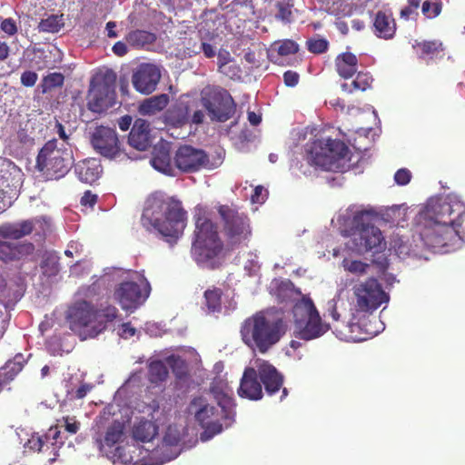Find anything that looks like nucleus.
<instances>
[{
  "label": "nucleus",
  "instance_id": "nucleus-20",
  "mask_svg": "<svg viewBox=\"0 0 465 465\" xmlns=\"http://www.w3.org/2000/svg\"><path fill=\"white\" fill-rule=\"evenodd\" d=\"M255 369L259 375L261 383L264 386L265 392L272 396L282 389L280 400L282 401L288 395L286 388H282L283 375L270 362L266 361H257Z\"/></svg>",
  "mask_w": 465,
  "mask_h": 465
},
{
  "label": "nucleus",
  "instance_id": "nucleus-61",
  "mask_svg": "<svg viewBox=\"0 0 465 465\" xmlns=\"http://www.w3.org/2000/svg\"><path fill=\"white\" fill-rule=\"evenodd\" d=\"M135 328H134L130 322H124L121 326V337L127 339L133 337L135 334Z\"/></svg>",
  "mask_w": 465,
  "mask_h": 465
},
{
  "label": "nucleus",
  "instance_id": "nucleus-3",
  "mask_svg": "<svg viewBox=\"0 0 465 465\" xmlns=\"http://www.w3.org/2000/svg\"><path fill=\"white\" fill-rule=\"evenodd\" d=\"M194 231L191 253L198 264L214 268L216 259L224 250L217 224L203 208H196L193 214Z\"/></svg>",
  "mask_w": 465,
  "mask_h": 465
},
{
  "label": "nucleus",
  "instance_id": "nucleus-54",
  "mask_svg": "<svg viewBox=\"0 0 465 465\" xmlns=\"http://www.w3.org/2000/svg\"><path fill=\"white\" fill-rule=\"evenodd\" d=\"M3 236L11 239H20L22 238V234L19 232L16 223L6 224L1 227L0 229Z\"/></svg>",
  "mask_w": 465,
  "mask_h": 465
},
{
  "label": "nucleus",
  "instance_id": "nucleus-19",
  "mask_svg": "<svg viewBox=\"0 0 465 465\" xmlns=\"http://www.w3.org/2000/svg\"><path fill=\"white\" fill-rule=\"evenodd\" d=\"M460 203L457 200H437L430 203L428 216L432 221V223L427 226L421 232V238L429 248L430 241L427 235L434 232L438 225H450V218L455 214L456 205L460 204Z\"/></svg>",
  "mask_w": 465,
  "mask_h": 465
},
{
  "label": "nucleus",
  "instance_id": "nucleus-49",
  "mask_svg": "<svg viewBox=\"0 0 465 465\" xmlns=\"http://www.w3.org/2000/svg\"><path fill=\"white\" fill-rule=\"evenodd\" d=\"M421 12L429 19L435 18L441 12V4L425 1L421 5Z\"/></svg>",
  "mask_w": 465,
  "mask_h": 465
},
{
  "label": "nucleus",
  "instance_id": "nucleus-57",
  "mask_svg": "<svg viewBox=\"0 0 465 465\" xmlns=\"http://www.w3.org/2000/svg\"><path fill=\"white\" fill-rule=\"evenodd\" d=\"M300 75L297 72L288 70L283 74V82L288 87H294L298 84Z\"/></svg>",
  "mask_w": 465,
  "mask_h": 465
},
{
  "label": "nucleus",
  "instance_id": "nucleus-28",
  "mask_svg": "<svg viewBox=\"0 0 465 465\" xmlns=\"http://www.w3.org/2000/svg\"><path fill=\"white\" fill-rule=\"evenodd\" d=\"M169 95L161 94L143 100L139 105L142 115H153L163 111L169 104Z\"/></svg>",
  "mask_w": 465,
  "mask_h": 465
},
{
  "label": "nucleus",
  "instance_id": "nucleus-29",
  "mask_svg": "<svg viewBox=\"0 0 465 465\" xmlns=\"http://www.w3.org/2000/svg\"><path fill=\"white\" fill-rule=\"evenodd\" d=\"M132 433L135 440L149 442L156 436L157 427L150 420H142L134 424Z\"/></svg>",
  "mask_w": 465,
  "mask_h": 465
},
{
  "label": "nucleus",
  "instance_id": "nucleus-25",
  "mask_svg": "<svg viewBox=\"0 0 465 465\" xmlns=\"http://www.w3.org/2000/svg\"><path fill=\"white\" fill-rule=\"evenodd\" d=\"M163 123L172 127H182L189 123V106L183 102L171 105L163 115Z\"/></svg>",
  "mask_w": 465,
  "mask_h": 465
},
{
  "label": "nucleus",
  "instance_id": "nucleus-38",
  "mask_svg": "<svg viewBox=\"0 0 465 465\" xmlns=\"http://www.w3.org/2000/svg\"><path fill=\"white\" fill-rule=\"evenodd\" d=\"M64 25L63 15H51L42 19L38 25V30L45 33H58Z\"/></svg>",
  "mask_w": 465,
  "mask_h": 465
},
{
  "label": "nucleus",
  "instance_id": "nucleus-31",
  "mask_svg": "<svg viewBox=\"0 0 465 465\" xmlns=\"http://www.w3.org/2000/svg\"><path fill=\"white\" fill-rule=\"evenodd\" d=\"M230 13L239 21L246 22L254 15V6L250 0H234L231 4Z\"/></svg>",
  "mask_w": 465,
  "mask_h": 465
},
{
  "label": "nucleus",
  "instance_id": "nucleus-45",
  "mask_svg": "<svg viewBox=\"0 0 465 465\" xmlns=\"http://www.w3.org/2000/svg\"><path fill=\"white\" fill-rule=\"evenodd\" d=\"M342 265L344 269L351 273L355 274H363L366 272L367 268L369 265L361 261H356V260H347L344 259L342 261Z\"/></svg>",
  "mask_w": 465,
  "mask_h": 465
},
{
  "label": "nucleus",
  "instance_id": "nucleus-13",
  "mask_svg": "<svg viewBox=\"0 0 465 465\" xmlns=\"http://www.w3.org/2000/svg\"><path fill=\"white\" fill-rule=\"evenodd\" d=\"M335 69L337 74L343 79L351 78L356 73V77L351 83H343L341 90L348 94L354 92H365L371 88L373 82L372 75L367 71L358 72L359 60L351 52H344L335 58Z\"/></svg>",
  "mask_w": 465,
  "mask_h": 465
},
{
  "label": "nucleus",
  "instance_id": "nucleus-12",
  "mask_svg": "<svg viewBox=\"0 0 465 465\" xmlns=\"http://www.w3.org/2000/svg\"><path fill=\"white\" fill-rule=\"evenodd\" d=\"M222 163L220 154L211 159L203 149L189 144L180 145L173 154V164L184 173H193L203 169L213 170Z\"/></svg>",
  "mask_w": 465,
  "mask_h": 465
},
{
  "label": "nucleus",
  "instance_id": "nucleus-1",
  "mask_svg": "<svg viewBox=\"0 0 465 465\" xmlns=\"http://www.w3.org/2000/svg\"><path fill=\"white\" fill-rule=\"evenodd\" d=\"M141 223L147 231L155 230L168 242H174L186 227L187 212L176 197L154 192L146 199Z\"/></svg>",
  "mask_w": 465,
  "mask_h": 465
},
{
  "label": "nucleus",
  "instance_id": "nucleus-2",
  "mask_svg": "<svg viewBox=\"0 0 465 465\" xmlns=\"http://www.w3.org/2000/svg\"><path fill=\"white\" fill-rule=\"evenodd\" d=\"M118 317V309L111 304L95 307L85 300L75 302L67 311L66 321L72 331L81 340L95 338L104 331L109 322Z\"/></svg>",
  "mask_w": 465,
  "mask_h": 465
},
{
  "label": "nucleus",
  "instance_id": "nucleus-39",
  "mask_svg": "<svg viewBox=\"0 0 465 465\" xmlns=\"http://www.w3.org/2000/svg\"><path fill=\"white\" fill-rule=\"evenodd\" d=\"M64 83V76L61 73H51L44 76L39 88L42 94H46L54 88L62 87Z\"/></svg>",
  "mask_w": 465,
  "mask_h": 465
},
{
  "label": "nucleus",
  "instance_id": "nucleus-16",
  "mask_svg": "<svg viewBox=\"0 0 465 465\" xmlns=\"http://www.w3.org/2000/svg\"><path fill=\"white\" fill-rule=\"evenodd\" d=\"M353 293L356 297V310L361 312H371L389 301V296L374 278L356 284L353 287Z\"/></svg>",
  "mask_w": 465,
  "mask_h": 465
},
{
  "label": "nucleus",
  "instance_id": "nucleus-41",
  "mask_svg": "<svg viewBox=\"0 0 465 465\" xmlns=\"http://www.w3.org/2000/svg\"><path fill=\"white\" fill-rule=\"evenodd\" d=\"M48 442V436L46 435H40L39 433H34L31 435V437L27 440L25 443V448L34 450V451H44V448L46 447L47 449L49 446L47 445Z\"/></svg>",
  "mask_w": 465,
  "mask_h": 465
},
{
  "label": "nucleus",
  "instance_id": "nucleus-5",
  "mask_svg": "<svg viewBox=\"0 0 465 465\" xmlns=\"http://www.w3.org/2000/svg\"><path fill=\"white\" fill-rule=\"evenodd\" d=\"M373 214L372 211H359L352 217L347 247L356 254L379 252L386 247L381 231L372 223Z\"/></svg>",
  "mask_w": 465,
  "mask_h": 465
},
{
  "label": "nucleus",
  "instance_id": "nucleus-40",
  "mask_svg": "<svg viewBox=\"0 0 465 465\" xmlns=\"http://www.w3.org/2000/svg\"><path fill=\"white\" fill-rule=\"evenodd\" d=\"M124 436V425L119 421H114L107 428L104 436V443L108 447L114 446L119 442Z\"/></svg>",
  "mask_w": 465,
  "mask_h": 465
},
{
  "label": "nucleus",
  "instance_id": "nucleus-27",
  "mask_svg": "<svg viewBox=\"0 0 465 465\" xmlns=\"http://www.w3.org/2000/svg\"><path fill=\"white\" fill-rule=\"evenodd\" d=\"M374 32L380 38L391 39L396 33V23L391 15L378 11L374 18Z\"/></svg>",
  "mask_w": 465,
  "mask_h": 465
},
{
  "label": "nucleus",
  "instance_id": "nucleus-62",
  "mask_svg": "<svg viewBox=\"0 0 465 465\" xmlns=\"http://www.w3.org/2000/svg\"><path fill=\"white\" fill-rule=\"evenodd\" d=\"M263 192L264 188L262 185H257L251 196V201L254 203H262L264 201Z\"/></svg>",
  "mask_w": 465,
  "mask_h": 465
},
{
  "label": "nucleus",
  "instance_id": "nucleus-55",
  "mask_svg": "<svg viewBox=\"0 0 465 465\" xmlns=\"http://www.w3.org/2000/svg\"><path fill=\"white\" fill-rule=\"evenodd\" d=\"M63 420L64 422V429L70 434H75L80 429V422L75 419V417H64Z\"/></svg>",
  "mask_w": 465,
  "mask_h": 465
},
{
  "label": "nucleus",
  "instance_id": "nucleus-17",
  "mask_svg": "<svg viewBox=\"0 0 465 465\" xmlns=\"http://www.w3.org/2000/svg\"><path fill=\"white\" fill-rule=\"evenodd\" d=\"M150 292L151 286L147 281L143 286L133 281H125L115 287L114 298L124 311L134 312L145 302Z\"/></svg>",
  "mask_w": 465,
  "mask_h": 465
},
{
  "label": "nucleus",
  "instance_id": "nucleus-9",
  "mask_svg": "<svg viewBox=\"0 0 465 465\" xmlns=\"http://www.w3.org/2000/svg\"><path fill=\"white\" fill-rule=\"evenodd\" d=\"M73 153L65 147H58L56 139L47 141L36 157V168L47 180H58L71 169Z\"/></svg>",
  "mask_w": 465,
  "mask_h": 465
},
{
  "label": "nucleus",
  "instance_id": "nucleus-52",
  "mask_svg": "<svg viewBox=\"0 0 465 465\" xmlns=\"http://www.w3.org/2000/svg\"><path fill=\"white\" fill-rule=\"evenodd\" d=\"M411 179V173L407 168L399 169L394 174V181L398 185H406Z\"/></svg>",
  "mask_w": 465,
  "mask_h": 465
},
{
  "label": "nucleus",
  "instance_id": "nucleus-30",
  "mask_svg": "<svg viewBox=\"0 0 465 465\" xmlns=\"http://www.w3.org/2000/svg\"><path fill=\"white\" fill-rule=\"evenodd\" d=\"M169 371L166 365L160 360L148 364V381L154 386H160L166 381Z\"/></svg>",
  "mask_w": 465,
  "mask_h": 465
},
{
  "label": "nucleus",
  "instance_id": "nucleus-26",
  "mask_svg": "<svg viewBox=\"0 0 465 465\" xmlns=\"http://www.w3.org/2000/svg\"><path fill=\"white\" fill-rule=\"evenodd\" d=\"M299 51L298 44L291 39H284L276 41L272 45L271 50L268 54V58L271 62L276 64H282V57L290 54H295Z\"/></svg>",
  "mask_w": 465,
  "mask_h": 465
},
{
  "label": "nucleus",
  "instance_id": "nucleus-32",
  "mask_svg": "<svg viewBox=\"0 0 465 465\" xmlns=\"http://www.w3.org/2000/svg\"><path fill=\"white\" fill-rule=\"evenodd\" d=\"M152 165L159 172L173 175L175 165L173 164V156L169 152L159 150L155 153L152 159Z\"/></svg>",
  "mask_w": 465,
  "mask_h": 465
},
{
  "label": "nucleus",
  "instance_id": "nucleus-4",
  "mask_svg": "<svg viewBox=\"0 0 465 465\" xmlns=\"http://www.w3.org/2000/svg\"><path fill=\"white\" fill-rule=\"evenodd\" d=\"M285 331L283 320L271 316L265 312H258L245 319L240 329L244 344L260 353H266L278 343Z\"/></svg>",
  "mask_w": 465,
  "mask_h": 465
},
{
  "label": "nucleus",
  "instance_id": "nucleus-64",
  "mask_svg": "<svg viewBox=\"0 0 465 465\" xmlns=\"http://www.w3.org/2000/svg\"><path fill=\"white\" fill-rule=\"evenodd\" d=\"M231 61V54L228 51H221L218 53V67L222 71V68Z\"/></svg>",
  "mask_w": 465,
  "mask_h": 465
},
{
  "label": "nucleus",
  "instance_id": "nucleus-56",
  "mask_svg": "<svg viewBox=\"0 0 465 465\" xmlns=\"http://www.w3.org/2000/svg\"><path fill=\"white\" fill-rule=\"evenodd\" d=\"M38 75L34 71H25L21 74V84L25 87H32L37 82Z\"/></svg>",
  "mask_w": 465,
  "mask_h": 465
},
{
  "label": "nucleus",
  "instance_id": "nucleus-11",
  "mask_svg": "<svg viewBox=\"0 0 465 465\" xmlns=\"http://www.w3.org/2000/svg\"><path fill=\"white\" fill-rule=\"evenodd\" d=\"M456 206L455 214L450 218V225H438L434 232L427 235L430 248L452 247L465 242V204L460 202Z\"/></svg>",
  "mask_w": 465,
  "mask_h": 465
},
{
  "label": "nucleus",
  "instance_id": "nucleus-50",
  "mask_svg": "<svg viewBox=\"0 0 465 465\" xmlns=\"http://www.w3.org/2000/svg\"><path fill=\"white\" fill-rule=\"evenodd\" d=\"M276 6L278 8L276 18L282 20L284 23H290L292 20V5L289 4L278 2Z\"/></svg>",
  "mask_w": 465,
  "mask_h": 465
},
{
  "label": "nucleus",
  "instance_id": "nucleus-33",
  "mask_svg": "<svg viewBox=\"0 0 465 465\" xmlns=\"http://www.w3.org/2000/svg\"><path fill=\"white\" fill-rule=\"evenodd\" d=\"M24 359L21 354L16 355L12 361H8L0 370V379L7 385L22 371Z\"/></svg>",
  "mask_w": 465,
  "mask_h": 465
},
{
  "label": "nucleus",
  "instance_id": "nucleus-22",
  "mask_svg": "<svg viewBox=\"0 0 465 465\" xmlns=\"http://www.w3.org/2000/svg\"><path fill=\"white\" fill-rule=\"evenodd\" d=\"M238 394L240 397L251 401H258L262 398V386L257 371L254 368L248 367L244 370L238 389Z\"/></svg>",
  "mask_w": 465,
  "mask_h": 465
},
{
  "label": "nucleus",
  "instance_id": "nucleus-23",
  "mask_svg": "<svg viewBox=\"0 0 465 465\" xmlns=\"http://www.w3.org/2000/svg\"><path fill=\"white\" fill-rule=\"evenodd\" d=\"M128 143L138 151L147 150L152 143L150 123L147 120L137 118L128 135Z\"/></svg>",
  "mask_w": 465,
  "mask_h": 465
},
{
  "label": "nucleus",
  "instance_id": "nucleus-59",
  "mask_svg": "<svg viewBox=\"0 0 465 465\" xmlns=\"http://www.w3.org/2000/svg\"><path fill=\"white\" fill-rule=\"evenodd\" d=\"M97 202V195L91 191H86L81 198V204L93 207Z\"/></svg>",
  "mask_w": 465,
  "mask_h": 465
},
{
  "label": "nucleus",
  "instance_id": "nucleus-37",
  "mask_svg": "<svg viewBox=\"0 0 465 465\" xmlns=\"http://www.w3.org/2000/svg\"><path fill=\"white\" fill-rule=\"evenodd\" d=\"M138 447L135 444H125L115 449L114 456L124 464L136 463L139 454H136Z\"/></svg>",
  "mask_w": 465,
  "mask_h": 465
},
{
  "label": "nucleus",
  "instance_id": "nucleus-60",
  "mask_svg": "<svg viewBox=\"0 0 465 465\" xmlns=\"http://www.w3.org/2000/svg\"><path fill=\"white\" fill-rule=\"evenodd\" d=\"M16 226L19 232L22 234V237L30 234L34 229V225L31 221H23L21 223H17Z\"/></svg>",
  "mask_w": 465,
  "mask_h": 465
},
{
  "label": "nucleus",
  "instance_id": "nucleus-34",
  "mask_svg": "<svg viewBox=\"0 0 465 465\" xmlns=\"http://www.w3.org/2000/svg\"><path fill=\"white\" fill-rule=\"evenodd\" d=\"M126 42L134 47H143L155 42L156 35L145 30H133L125 37Z\"/></svg>",
  "mask_w": 465,
  "mask_h": 465
},
{
  "label": "nucleus",
  "instance_id": "nucleus-47",
  "mask_svg": "<svg viewBox=\"0 0 465 465\" xmlns=\"http://www.w3.org/2000/svg\"><path fill=\"white\" fill-rule=\"evenodd\" d=\"M34 251H35V246L31 242L19 243V244L14 243L13 261L14 260H21L24 257L32 254L34 252Z\"/></svg>",
  "mask_w": 465,
  "mask_h": 465
},
{
  "label": "nucleus",
  "instance_id": "nucleus-42",
  "mask_svg": "<svg viewBox=\"0 0 465 465\" xmlns=\"http://www.w3.org/2000/svg\"><path fill=\"white\" fill-rule=\"evenodd\" d=\"M306 46L309 52L321 54L328 50L329 42L325 38L312 37L306 41Z\"/></svg>",
  "mask_w": 465,
  "mask_h": 465
},
{
  "label": "nucleus",
  "instance_id": "nucleus-51",
  "mask_svg": "<svg viewBox=\"0 0 465 465\" xmlns=\"http://www.w3.org/2000/svg\"><path fill=\"white\" fill-rule=\"evenodd\" d=\"M14 243L0 241V261H13Z\"/></svg>",
  "mask_w": 465,
  "mask_h": 465
},
{
  "label": "nucleus",
  "instance_id": "nucleus-8",
  "mask_svg": "<svg viewBox=\"0 0 465 465\" xmlns=\"http://www.w3.org/2000/svg\"><path fill=\"white\" fill-rule=\"evenodd\" d=\"M308 147L307 162L324 171H340L349 153L348 146L339 139H316Z\"/></svg>",
  "mask_w": 465,
  "mask_h": 465
},
{
  "label": "nucleus",
  "instance_id": "nucleus-44",
  "mask_svg": "<svg viewBox=\"0 0 465 465\" xmlns=\"http://www.w3.org/2000/svg\"><path fill=\"white\" fill-rule=\"evenodd\" d=\"M422 55H433L442 51V43L437 40L423 41L418 44Z\"/></svg>",
  "mask_w": 465,
  "mask_h": 465
},
{
  "label": "nucleus",
  "instance_id": "nucleus-15",
  "mask_svg": "<svg viewBox=\"0 0 465 465\" xmlns=\"http://www.w3.org/2000/svg\"><path fill=\"white\" fill-rule=\"evenodd\" d=\"M201 102L213 122H226L235 113V103L228 91L208 87L202 93Z\"/></svg>",
  "mask_w": 465,
  "mask_h": 465
},
{
  "label": "nucleus",
  "instance_id": "nucleus-63",
  "mask_svg": "<svg viewBox=\"0 0 465 465\" xmlns=\"http://www.w3.org/2000/svg\"><path fill=\"white\" fill-rule=\"evenodd\" d=\"M200 49L207 58H213L216 54L215 47L211 44L203 42L201 44Z\"/></svg>",
  "mask_w": 465,
  "mask_h": 465
},
{
  "label": "nucleus",
  "instance_id": "nucleus-58",
  "mask_svg": "<svg viewBox=\"0 0 465 465\" xmlns=\"http://www.w3.org/2000/svg\"><path fill=\"white\" fill-rule=\"evenodd\" d=\"M1 29L9 35H14L17 32L16 24L12 18L3 20Z\"/></svg>",
  "mask_w": 465,
  "mask_h": 465
},
{
  "label": "nucleus",
  "instance_id": "nucleus-48",
  "mask_svg": "<svg viewBox=\"0 0 465 465\" xmlns=\"http://www.w3.org/2000/svg\"><path fill=\"white\" fill-rule=\"evenodd\" d=\"M421 0H407L408 5L401 10L400 16L404 20H409L418 16V8Z\"/></svg>",
  "mask_w": 465,
  "mask_h": 465
},
{
  "label": "nucleus",
  "instance_id": "nucleus-35",
  "mask_svg": "<svg viewBox=\"0 0 465 465\" xmlns=\"http://www.w3.org/2000/svg\"><path fill=\"white\" fill-rule=\"evenodd\" d=\"M223 291L218 287H213L204 292V305L209 312H220L222 311Z\"/></svg>",
  "mask_w": 465,
  "mask_h": 465
},
{
  "label": "nucleus",
  "instance_id": "nucleus-10",
  "mask_svg": "<svg viewBox=\"0 0 465 465\" xmlns=\"http://www.w3.org/2000/svg\"><path fill=\"white\" fill-rule=\"evenodd\" d=\"M116 79L117 75L112 69H106L93 78L87 95L89 110L101 114L115 105Z\"/></svg>",
  "mask_w": 465,
  "mask_h": 465
},
{
  "label": "nucleus",
  "instance_id": "nucleus-6",
  "mask_svg": "<svg viewBox=\"0 0 465 465\" xmlns=\"http://www.w3.org/2000/svg\"><path fill=\"white\" fill-rule=\"evenodd\" d=\"M222 232L228 249L247 246L252 236L251 219L234 205L217 206Z\"/></svg>",
  "mask_w": 465,
  "mask_h": 465
},
{
  "label": "nucleus",
  "instance_id": "nucleus-21",
  "mask_svg": "<svg viewBox=\"0 0 465 465\" xmlns=\"http://www.w3.org/2000/svg\"><path fill=\"white\" fill-rule=\"evenodd\" d=\"M161 79L159 68L151 64H141L134 72L132 83L136 91L143 94L153 93Z\"/></svg>",
  "mask_w": 465,
  "mask_h": 465
},
{
  "label": "nucleus",
  "instance_id": "nucleus-18",
  "mask_svg": "<svg viewBox=\"0 0 465 465\" xmlns=\"http://www.w3.org/2000/svg\"><path fill=\"white\" fill-rule=\"evenodd\" d=\"M91 143L98 153L106 158H116L123 153L117 133L110 127L97 126L92 134Z\"/></svg>",
  "mask_w": 465,
  "mask_h": 465
},
{
  "label": "nucleus",
  "instance_id": "nucleus-36",
  "mask_svg": "<svg viewBox=\"0 0 465 465\" xmlns=\"http://www.w3.org/2000/svg\"><path fill=\"white\" fill-rule=\"evenodd\" d=\"M166 361L177 380L184 381L189 378L188 365L182 357L171 355Z\"/></svg>",
  "mask_w": 465,
  "mask_h": 465
},
{
  "label": "nucleus",
  "instance_id": "nucleus-43",
  "mask_svg": "<svg viewBox=\"0 0 465 465\" xmlns=\"http://www.w3.org/2000/svg\"><path fill=\"white\" fill-rule=\"evenodd\" d=\"M41 268L47 276L56 275L59 272L57 258L54 255L46 256L41 262Z\"/></svg>",
  "mask_w": 465,
  "mask_h": 465
},
{
  "label": "nucleus",
  "instance_id": "nucleus-46",
  "mask_svg": "<svg viewBox=\"0 0 465 465\" xmlns=\"http://www.w3.org/2000/svg\"><path fill=\"white\" fill-rule=\"evenodd\" d=\"M34 251H35V246L31 242L19 243V244L14 243L13 261L14 260H21L24 257L32 254L34 252Z\"/></svg>",
  "mask_w": 465,
  "mask_h": 465
},
{
  "label": "nucleus",
  "instance_id": "nucleus-14",
  "mask_svg": "<svg viewBox=\"0 0 465 465\" xmlns=\"http://www.w3.org/2000/svg\"><path fill=\"white\" fill-rule=\"evenodd\" d=\"M187 411L193 415L194 420L204 430L201 434L202 440H207L223 430L220 411L211 405L203 396H197L191 400Z\"/></svg>",
  "mask_w": 465,
  "mask_h": 465
},
{
  "label": "nucleus",
  "instance_id": "nucleus-53",
  "mask_svg": "<svg viewBox=\"0 0 465 465\" xmlns=\"http://www.w3.org/2000/svg\"><path fill=\"white\" fill-rule=\"evenodd\" d=\"M55 134L59 136V138L63 141L62 147H64V143L66 145H70V136L72 135V131L66 132L65 127L59 122L55 121L54 125Z\"/></svg>",
  "mask_w": 465,
  "mask_h": 465
},
{
  "label": "nucleus",
  "instance_id": "nucleus-7",
  "mask_svg": "<svg viewBox=\"0 0 465 465\" xmlns=\"http://www.w3.org/2000/svg\"><path fill=\"white\" fill-rule=\"evenodd\" d=\"M294 335L303 341H312L324 335L330 330L310 297L303 296L292 309Z\"/></svg>",
  "mask_w": 465,
  "mask_h": 465
},
{
  "label": "nucleus",
  "instance_id": "nucleus-24",
  "mask_svg": "<svg viewBox=\"0 0 465 465\" xmlns=\"http://www.w3.org/2000/svg\"><path fill=\"white\" fill-rule=\"evenodd\" d=\"M102 171L100 161L95 158L84 159L74 164L76 176L85 183H93L97 181Z\"/></svg>",
  "mask_w": 465,
  "mask_h": 465
}]
</instances>
